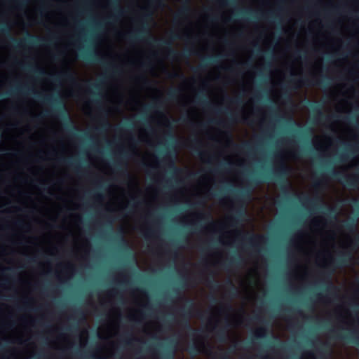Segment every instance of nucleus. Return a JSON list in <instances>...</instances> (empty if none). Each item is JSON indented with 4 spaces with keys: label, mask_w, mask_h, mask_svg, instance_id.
<instances>
[{
    "label": "nucleus",
    "mask_w": 359,
    "mask_h": 359,
    "mask_svg": "<svg viewBox=\"0 0 359 359\" xmlns=\"http://www.w3.org/2000/svg\"><path fill=\"white\" fill-rule=\"evenodd\" d=\"M323 220L321 217L314 218L311 224V229L313 234V236L305 235L302 233L297 234L294 238V243L295 246L306 254H316V244L315 243L314 237L319 236L321 240V243L320 245V250L316 253V258L320 259L321 255H329V250L330 248L332 247L335 238L332 233H324L318 232L323 229ZM318 262L321 265L325 264V263H321L320 260H318Z\"/></svg>",
    "instance_id": "nucleus-1"
},
{
    "label": "nucleus",
    "mask_w": 359,
    "mask_h": 359,
    "mask_svg": "<svg viewBox=\"0 0 359 359\" xmlns=\"http://www.w3.org/2000/svg\"><path fill=\"white\" fill-rule=\"evenodd\" d=\"M241 286L249 299H253L255 297V291L259 290L262 283L257 268L252 269L241 280Z\"/></svg>",
    "instance_id": "nucleus-2"
},
{
    "label": "nucleus",
    "mask_w": 359,
    "mask_h": 359,
    "mask_svg": "<svg viewBox=\"0 0 359 359\" xmlns=\"http://www.w3.org/2000/svg\"><path fill=\"white\" fill-rule=\"evenodd\" d=\"M119 311L114 309L111 311L107 323L98 328V335L100 338L107 339L114 335L117 332Z\"/></svg>",
    "instance_id": "nucleus-3"
},
{
    "label": "nucleus",
    "mask_w": 359,
    "mask_h": 359,
    "mask_svg": "<svg viewBox=\"0 0 359 359\" xmlns=\"http://www.w3.org/2000/svg\"><path fill=\"white\" fill-rule=\"evenodd\" d=\"M111 202L114 208L121 209L126 205L127 196L123 189L119 187L114 186L110 189Z\"/></svg>",
    "instance_id": "nucleus-4"
},
{
    "label": "nucleus",
    "mask_w": 359,
    "mask_h": 359,
    "mask_svg": "<svg viewBox=\"0 0 359 359\" xmlns=\"http://www.w3.org/2000/svg\"><path fill=\"white\" fill-rule=\"evenodd\" d=\"M332 130L337 132L339 137L344 139H349L352 133V130L349 126L342 122L334 123L332 126Z\"/></svg>",
    "instance_id": "nucleus-5"
},
{
    "label": "nucleus",
    "mask_w": 359,
    "mask_h": 359,
    "mask_svg": "<svg viewBox=\"0 0 359 359\" xmlns=\"http://www.w3.org/2000/svg\"><path fill=\"white\" fill-rule=\"evenodd\" d=\"M353 90L346 86H338L332 91V96L334 99H337L341 95L344 97L348 98L352 95Z\"/></svg>",
    "instance_id": "nucleus-6"
},
{
    "label": "nucleus",
    "mask_w": 359,
    "mask_h": 359,
    "mask_svg": "<svg viewBox=\"0 0 359 359\" xmlns=\"http://www.w3.org/2000/svg\"><path fill=\"white\" fill-rule=\"evenodd\" d=\"M313 142L316 149L324 150L330 144L331 140L325 136H316L313 140Z\"/></svg>",
    "instance_id": "nucleus-7"
},
{
    "label": "nucleus",
    "mask_w": 359,
    "mask_h": 359,
    "mask_svg": "<svg viewBox=\"0 0 359 359\" xmlns=\"http://www.w3.org/2000/svg\"><path fill=\"white\" fill-rule=\"evenodd\" d=\"M337 109L339 111L347 112L350 111L351 106L348 100L343 99L341 102L337 104Z\"/></svg>",
    "instance_id": "nucleus-8"
},
{
    "label": "nucleus",
    "mask_w": 359,
    "mask_h": 359,
    "mask_svg": "<svg viewBox=\"0 0 359 359\" xmlns=\"http://www.w3.org/2000/svg\"><path fill=\"white\" fill-rule=\"evenodd\" d=\"M235 236V233L233 231H228L224 233L221 237V241L224 244L231 243Z\"/></svg>",
    "instance_id": "nucleus-9"
},
{
    "label": "nucleus",
    "mask_w": 359,
    "mask_h": 359,
    "mask_svg": "<svg viewBox=\"0 0 359 359\" xmlns=\"http://www.w3.org/2000/svg\"><path fill=\"white\" fill-rule=\"evenodd\" d=\"M88 334L86 331H83L80 335L81 346H85L87 343Z\"/></svg>",
    "instance_id": "nucleus-10"
},
{
    "label": "nucleus",
    "mask_w": 359,
    "mask_h": 359,
    "mask_svg": "<svg viewBox=\"0 0 359 359\" xmlns=\"http://www.w3.org/2000/svg\"><path fill=\"white\" fill-rule=\"evenodd\" d=\"M136 302L138 304L144 305L147 302V297L144 294L140 293V299H137Z\"/></svg>",
    "instance_id": "nucleus-11"
},
{
    "label": "nucleus",
    "mask_w": 359,
    "mask_h": 359,
    "mask_svg": "<svg viewBox=\"0 0 359 359\" xmlns=\"http://www.w3.org/2000/svg\"><path fill=\"white\" fill-rule=\"evenodd\" d=\"M130 318L133 320H140L139 317V311H135L134 313L133 311L130 312L129 313Z\"/></svg>",
    "instance_id": "nucleus-12"
},
{
    "label": "nucleus",
    "mask_w": 359,
    "mask_h": 359,
    "mask_svg": "<svg viewBox=\"0 0 359 359\" xmlns=\"http://www.w3.org/2000/svg\"><path fill=\"white\" fill-rule=\"evenodd\" d=\"M150 326L154 327V328H157L158 327L156 323H152L151 325H148L145 327V331L149 334H152V330H151Z\"/></svg>",
    "instance_id": "nucleus-13"
},
{
    "label": "nucleus",
    "mask_w": 359,
    "mask_h": 359,
    "mask_svg": "<svg viewBox=\"0 0 359 359\" xmlns=\"http://www.w3.org/2000/svg\"><path fill=\"white\" fill-rule=\"evenodd\" d=\"M301 359H314V357L312 353L305 352L302 354Z\"/></svg>",
    "instance_id": "nucleus-14"
},
{
    "label": "nucleus",
    "mask_w": 359,
    "mask_h": 359,
    "mask_svg": "<svg viewBox=\"0 0 359 359\" xmlns=\"http://www.w3.org/2000/svg\"><path fill=\"white\" fill-rule=\"evenodd\" d=\"M13 339L18 342H22L23 341V339L19 335L14 336Z\"/></svg>",
    "instance_id": "nucleus-15"
},
{
    "label": "nucleus",
    "mask_w": 359,
    "mask_h": 359,
    "mask_svg": "<svg viewBox=\"0 0 359 359\" xmlns=\"http://www.w3.org/2000/svg\"><path fill=\"white\" fill-rule=\"evenodd\" d=\"M205 187L204 190L199 191L198 194H202V193H203L205 191H206L208 189V185H209V182L208 181H205Z\"/></svg>",
    "instance_id": "nucleus-16"
},
{
    "label": "nucleus",
    "mask_w": 359,
    "mask_h": 359,
    "mask_svg": "<svg viewBox=\"0 0 359 359\" xmlns=\"http://www.w3.org/2000/svg\"><path fill=\"white\" fill-rule=\"evenodd\" d=\"M195 344H196V346L197 347V348L198 349V351H203V346L201 344H200L198 342H195Z\"/></svg>",
    "instance_id": "nucleus-17"
},
{
    "label": "nucleus",
    "mask_w": 359,
    "mask_h": 359,
    "mask_svg": "<svg viewBox=\"0 0 359 359\" xmlns=\"http://www.w3.org/2000/svg\"><path fill=\"white\" fill-rule=\"evenodd\" d=\"M85 250L88 249V243L86 241H83Z\"/></svg>",
    "instance_id": "nucleus-18"
},
{
    "label": "nucleus",
    "mask_w": 359,
    "mask_h": 359,
    "mask_svg": "<svg viewBox=\"0 0 359 359\" xmlns=\"http://www.w3.org/2000/svg\"><path fill=\"white\" fill-rule=\"evenodd\" d=\"M295 276L298 278V277H301L302 276V271L301 272H298L297 271L296 273H295Z\"/></svg>",
    "instance_id": "nucleus-19"
},
{
    "label": "nucleus",
    "mask_w": 359,
    "mask_h": 359,
    "mask_svg": "<svg viewBox=\"0 0 359 359\" xmlns=\"http://www.w3.org/2000/svg\"><path fill=\"white\" fill-rule=\"evenodd\" d=\"M301 271H302V273L304 271V269L301 268Z\"/></svg>",
    "instance_id": "nucleus-20"
},
{
    "label": "nucleus",
    "mask_w": 359,
    "mask_h": 359,
    "mask_svg": "<svg viewBox=\"0 0 359 359\" xmlns=\"http://www.w3.org/2000/svg\"><path fill=\"white\" fill-rule=\"evenodd\" d=\"M111 355V353H107L106 356H108V355Z\"/></svg>",
    "instance_id": "nucleus-21"
}]
</instances>
